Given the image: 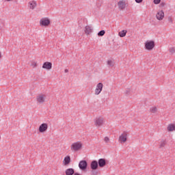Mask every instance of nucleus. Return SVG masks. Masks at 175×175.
Here are the masks:
<instances>
[{"label": "nucleus", "mask_w": 175, "mask_h": 175, "mask_svg": "<svg viewBox=\"0 0 175 175\" xmlns=\"http://www.w3.org/2000/svg\"><path fill=\"white\" fill-rule=\"evenodd\" d=\"M83 148V144L81 142H77L71 144V151H80Z\"/></svg>", "instance_id": "1"}, {"label": "nucleus", "mask_w": 175, "mask_h": 175, "mask_svg": "<svg viewBox=\"0 0 175 175\" xmlns=\"http://www.w3.org/2000/svg\"><path fill=\"white\" fill-rule=\"evenodd\" d=\"M155 47V42L153 40L145 42V49L148 51H151Z\"/></svg>", "instance_id": "2"}, {"label": "nucleus", "mask_w": 175, "mask_h": 175, "mask_svg": "<svg viewBox=\"0 0 175 175\" xmlns=\"http://www.w3.org/2000/svg\"><path fill=\"white\" fill-rule=\"evenodd\" d=\"M105 124V119L103 118H96L94 120V125L99 128V126H102Z\"/></svg>", "instance_id": "3"}, {"label": "nucleus", "mask_w": 175, "mask_h": 175, "mask_svg": "<svg viewBox=\"0 0 175 175\" xmlns=\"http://www.w3.org/2000/svg\"><path fill=\"white\" fill-rule=\"evenodd\" d=\"M102 90H103V83H98L96 85V89L94 91L95 95H99V94H100L102 92Z\"/></svg>", "instance_id": "4"}, {"label": "nucleus", "mask_w": 175, "mask_h": 175, "mask_svg": "<svg viewBox=\"0 0 175 175\" xmlns=\"http://www.w3.org/2000/svg\"><path fill=\"white\" fill-rule=\"evenodd\" d=\"M128 133L126 131H124L121 135L119 137V142L120 143H125L128 139Z\"/></svg>", "instance_id": "5"}, {"label": "nucleus", "mask_w": 175, "mask_h": 175, "mask_svg": "<svg viewBox=\"0 0 175 175\" xmlns=\"http://www.w3.org/2000/svg\"><path fill=\"white\" fill-rule=\"evenodd\" d=\"M40 24L42 27H49V25H50V19L43 18L40 21Z\"/></svg>", "instance_id": "6"}, {"label": "nucleus", "mask_w": 175, "mask_h": 175, "mask_svg": "<svg viewBox=\"0 0 175 175\" xmlns=\"http://www.w3.org/2000/svg\"><path fill=\"white\" fill-rule=\"evenodd\" d=\"M88 166V163H87V161L82 160L79 163V167L81 169V170H87V167Z\"/></svg>", "instance_id": "7"}, {"label": "nucleus", "mask_w": 175, "mask_h": 175, "mask_svg": "<svg viewBox=\"0 0 175 175\" xmlns=\"http://www.w3.org/2000/svg\"><path fill=\"white\" fill-rule=\"evenodd\" d=\"M49 129V125L47 123H42L38 129V131L40 133H44V132H46L47 129Z\"/></svg>", "instance_id": "8"}, {"label": "nucleus", "mask_w": 175, "mask_h": 175, "mask_svg": "<svg viewBox=\"0 0 175 175\" xmlns=\"http://www.w3.org/2000/svg\"><path fill=\"white\" fill-rule=\"evenodd\" d=\"M118 6L119 10H124L126 8V3L124 0H121L118 2Z\"/></svg>", "instance_id": "9"}, {"label": "nucleus", "mask_w": 175, "mask_h": 175, "mask_svg": "<svg viewBox=\"0 0 175 175\" xmlns=\"http://www.w3.org/2000/svg\"><path fill=\"white\" fill-rule=\"evenodd\" d=\"M36 100L38 103H44L46 100V96L44 94H39L36 97Z\"/></svg>", "instance_id": "10"}, {"label": "nucleus", "mask_w": 175, "mask_h": 175, "mask_svg": "<svg viewBox=\"0 0 175 175\" xmlns=\"http://www.w3.org/2000/svg\"><path fill=\"white\" fill-rule=\"evenodd\" d=\"M164 17L165 12H163V10L159 11L156 14V18H157V20H159V21H161V20H163Z\"/></svg>", "instance_id": "11"}, {"label": "nucleus", "mask_w": 175, "mask_h": 175, "mask_svg": "<svg viewBox=\"0 0 175 175\" xmlns=\"http://www.w3.org/2000/svg\"><path fill=\"white\" fill-rule=\"evenodd\" d=\"M53 68V64L50 62H46L42 65L43 69H46L47 70H50Z\"/></svg>", "instance_id": "12"}, {"label": "nucleus", "mask_w": 175, "mask_h": 175, "mask_svg": "<svg viewBox=\"0 0 175 175\" xmlns=\"http://www.w3.org/2000/svg\"><path fill=\"white\" fill-rule=\"evenodd\" d=\"M90 167L92 170H96V169L99 167V165L98 164V162L96 160H94L90 163Z\"/></svg>", "instance_id": "13"}, {"label": "nucleus", "mask_w": 175, "mask_h": 175, "mask_svg": "<svg viewBox=\"0 0 175 175\" xmlns=\"http://www.w3.org/2000/svg\"><path fill=\"white\" fill-rule=\"evenodd\" d=\"M97 162L99 167H105L106 166V159H100Z\"/></svg>", "instance_id": "14"}, {"label": "nucleus", "mask_w": 175, "mask_h": 175, "mask_svg": "<svg viewBox=\"0 0 175 175\" xmlns=\"http://www.w3.org/2000/svg\"><path fill=\"white\" fill-rule=\"evenodd\" d=\"M166 144H167V141H166V139H161L159 142V148H163L164 147H165Z\"/></svg>", "instance_id": "15"}, {"label": "nucleus", "mask_w": 175, "mask_h": 175, "mask_svg": "<svg viewBox=\"0 0 175 175\" xmlns=\"http://www.w3.org/2000/svg\"><path fill=\"white\" fill-rule=\"evenodd\" d=\"M37 5L36 1H35L29 2V9H31V10H33V9L36 8Z\"/></svg>", "instance_id": "16"}, {"label": "nucleus", "mask_w": 175, "mask_h": 175, "mask_svg": "<svg viewBox=\"0 0 175 175\" xmlns=\"http://www.w3.org/2000/svg\"><path fill=\"white\" fill-rule=\"evenodd\" d=\"M167 132H173L175 131V125L174 124H170L167 126Z\"/></svg>", "instance_id": "17"}, {"label": "nucleus", "mask_w": 175, "mask_h": 175, "mask_svg": "<svg viewBox=\"0 0 175 175\" xmlns=\"http://www.w3.org/2000/svg\"><path fill=\"white\" fill-rule=\"evenodd\" d=\"M85 33L86 35H90V33H92V27L91 26H86L85 27Z\"/></svg>", "instance_id": "18"}, {"label": "nucleus", "mask_w": 175, "mask_h": 175, "mask_svg": "<svg viewBox=\"0 0 175 175\" xmlns=\"http://www.w3.org/2000/svg\"><path fill=\"white\" fill-rule=\"evenodd\" d=\"M64 165L65 166L69 165V163H70V156H66L64 161H63Z\"/></svg>", "instance_id": "19"}, {"label": "nucleus", "mask_w": 175, "mask_h": 175, "mask_svg": "<svg viewBox=\"0 0 175 175\" xmlns=\"http://www.w3.org/2000/svg\"><path fill=\"white\" fill-rule=\"evenodd\" d=\"M75 174V170L73 168H68L66 170V175H73Z\"/></svg>", "instance_id": "20"}, {"label": "nucleus", "mask_w": 175, "mask_h": 175, "mask_svg": "<svg viewBox=\"0 0 175 175\" xmlns=\"http://www.w3.org/2000/svg\"><path fill=\"white\" fill-rule=\"evenodd\" d=\"M116 63L114 62V60H108L107 62V65H108L109 68H113Z\"/></svg>", "instance_id": "21"}, {"label": "nucleus", "mask_w": 175, "mask_h": 175, "mask_svg": "<svg viewBox=\"0 0 175 175\" xmlns=\"http://www.w3.org/2000/svg\"><path fill=\"white\" fill-rule=\"evenodd\" d=\"M126 36V30H122V31L119 32V36L120 38H124Z\"/></svg>", "instance_id": "22"}, {"label": "nucleus", "mask_w": 175, "mask_h": 175, "mask_svg": "<svg viewBox=\"0 0 175 175\" xmlns=\"http://www.w3.org/2000/svg\"><path fill=\"white\" fill-rule=\"evenodd\" d=\"M150 113H157V111H158V109L157 108V107H152L150 109Z\"/></svg>", "instance_id": "23"}, {"label": "nucleus", "mask_w": 175, "mask_h": 175, "mask_svg": "<svg viewBox=\"0 0 175 175\" xmlns=\"http://www.w3.org/2000/svg\"><path fill=\"white\" fill-rule=\"evenodd\" d=\"M105 33V30H101L98 33V36H103Z\"/></svg>", "instance_id": "24"}, {"label": "nucleus", "mask_w": 175, "mask_h": 175, "mask_svg": "<svg viewBox=\"0 0 175 175\" xmlns=\"http://www.w3.org/2000/svg\"><path fill=\"white\" fill-rule=\"evenodd\" d=\"M169 51H170V54L173 55L175 53V49L173 48V47L172 48H170Z\"/></svg>", "instance_id": "25"}, {"label": "nucleus", "mask_w": 175, "mask_h": 175, "mask_svg": "<svg viewBox=\"0 0 175 175\" xmlns=\"http://www.w3.org/2000/svg\"><path fill=\"white\" fill-rule=\"evenodd\" d=\"M91 173L92 175H97L98 172L96 171V170H92Z\"/></svg>", "instance_id": "26"}, {"label": "nucleus", "mask_w": 175, "mask_h": 175, "mask_svg": "<svg viewBox=\"0 0 175 175\" xmlns=\"http://www.w3.org/2000/svg\"><path fill=\"white\" fill-rule=\"evenodd\" d=\"M104 141L105 142V143H109V142H110V139L109 138V137H105L104 138Z\"/></svg>", "instance_id": "27"}, {"label": "nucleus", "mask_w": 175, "mask_h": 175, "mask_svg": "<svg viewBox=\"0 0 175 175\" xmlns=\"http://www.w3.org/2000/svg\"><path fill=\"white\" fill-rule=\"evenodd\" d=\"M167 20L171 24H173V18H172V16H169Z\"/></svg>", "instance_id": "28"}, {"label": "nucleus", "mask_w": 175, "mask_h": 175, "mask_svg": "<svg viewBox=\"0 0 175 175\" xmlns=\"http://www.w3.org/2000/svg\"><path fill=\"white\" fill-rule=\"evenodd\" d=\"M161 3V0H154V3H155V5H158V3Z\"/></svg>", "instance_id": "29"}, {"label": "nucleus", "mask_w": 175, "mask_h": 175, "mask_svg": "<svg viewBox=\"0 0 175 175\" xmlns=\"http://www.w3.org/2000/svg\"><path fill=\"white\" fill-rule=\"evenodd\" d=\"M37 66L36 62H33L31 63V66H33V68H36Z\"/></svg>", "instance_id": "30"}, {"label": "nucleus", "mask_w": 175, "mask_h": 175, "mask_svg": "<svg viewBox=\"0 0 175 175\" xmlns=\"http://www.w3.org/2000/svg\"><path fill=\"white\" fill-rule=\"evenodd\" d=\"M135 2L137 3H142V2H143V0H135Z\"/></svg>", "instance_id": "31"}, {"label": "nucleus", "mask_w": 175, "mask_h": 175, "mask_svg": "<svg viewBox=\"0 0 175 175\" xmlns=\"http://www.w3.org/2000/svg\"><path fill=\"white\" fill-rule=\"evenodd\" d=\"M64 72H65V73H68V72H69V70L66 69V70H64Z\"/></svg>", "instance_id": "32"}, {"label": "nucleus", "mask_w": 175, "mask_h": 175, "mask_svg": "<svg viewBox=\"0 0 175 175\" xmlns=\"http://www.w3.org/2000/svg\"><path fill=\"white\" fill-rule=\"evenodd\" d=\"M74 175H80V174L75 172V173H74Z\"/></svg>", "instance_id": "33"}, {"label": "nucleus", "mask_w": 175, "mask_h": 175, "mask_svg": "<svg viewBox=\"0 0 175 175\" xmlns=\"http://www.w3.org/2000/svg\"><path fill=\"white\" fill-rule=\"evenodd\" d=\"M129 92H130V90H126V94H128Z\"/></svg>", "instance_id": "34"}, {"label": "nucleus", "mask_w": 175, "mask_h": 175, "mask_svg": "<svg viewBox=\"0 0 175 175\" xmlns=\"http://www.w3.org/2000/svg\"><path fill=\"white\" fill-rule=\"evenodd\" d=\"M6 1H8V2H9V1H12V0H6Z\"/></svg>", "instance_id": "35"}, {"label": "nucleus", "mask_w": 175, "mask_h": 175, "mask_svg": "<svg viewBox=\"0 0 175 175\" xmlns=\"http://www.w3.org/2000/svg\"><path fill=\"white\" fill-rule=\"evenodd\" d=\"M0 139H1V136H0Z\"/></svg>", "instance_id": "36"}]
</instances>
